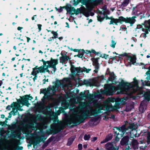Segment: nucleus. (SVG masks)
<instances>
[{
    "label": "nucleus",
    "instance_id": "f257e3e1",
    "mask_svg": "<svg viewBox=\"0 0 150 150\" xmlns=\"http://www.w3.org/2000/svg\"><path fill=\"white\" fill-rule=\"evenodd\" d=\"M70 108V113H71L69 116L65 118V123L66 124L71 125L74 124L78 125L83 122L88 117L94 115L99 113H105L101 110L112 111L113 109L111 103L104 102L103 104L100 103H96L93 108L86 110L85 108L77 107L73 104L72 108Z\"/></svg>",
    "mask_w": 150,
    "mask_h": 150
},
{
    "label": "nucleus",
    "instance_id": "f03ea898",
    "mask_svg": "<svg viewBox=\"0 0 150 150\" xmlns=\"http://www.w3.org/2000/svg\"><path fill=\"white\" fill-rule=\"evenodd\" d=\"M120 86V85L115 86L113 84L105 85V86L107 88V91L109 95H112L117 90H120L117 93L118 94H125L128 95L130 97L136 92L140 94L142 93V88L139 87L138 86L137 81L134 79V81L132 83H128L122 80Z\"/></svg>",
    "mask_w": 150,
    "mask_h": 150
},
{
    "label": "nucleus",
    "instance_id": "7ed1b4c3",
    "mask_svg": "<svg viewBox=\"0 0 150 150\" xmlns=\"http://www.w3.org/2000/svg\"><path fill=\"white\" fill-rule=\"evenodd\" d=\"M62 80H57L55 85L53 86H49L47 89H40V93H43L44 96L42 99V101L38 102L35 107L39 111H42L45 106V105L48 100L51 99V96L55 95L57 91H59L62 88H63L64 85Z\"/></svg>",
    "mask_w": 150,
    "mask_h": 150
},
{
    "label": "nucleus",
    "instance_id": "20e7f679",
    "mask_svg": "<svg viewBox=\"0 0 150 150\" xmlns=\"http://www.w3.org/2000/svg\"><path fill=\"white\" fill-rule=\"evenodd\" d=\"M22 132L23 134H25L26 139L31 142L34 146L39 144L40 143L44 141L47 138L45 135L44 132Z\"/></svg>",
    "mask_w": 150,
    "mask_h": 150
},
{
    "label": "nucleus",
    "instance_id": "39448f33",
    "mask_svg": "<svg viewBox=\"0 0 150 150\" xmlns=\"http://www.w3.org/2000/svg\"><path fill=\"white\" fill-rule=\"evenodd\" d=\"M47 114L49 116L47 117L43 121V124L44 125L42 127V128H46L47 127L46 125L50 122L51 120H54L55 122L56 121L57 116L56 113H54L52 111H49L47 112ZM63 124L56 123H54L51 125V128L52 129V131H59V129H62L63 128Z\"/></svg>",
    "mask_w": 150,
    "mask_h": 150
},
{
    "label": "nucleus",
    "instance_id": "423d86ee",
    "mask_svg": "<svg viewBox=\"0 0 150 150\" xmlns=\"http://www.w3.org/2000/svg\"><path fill=\"white\" fill-rule=\"evenodd\" d=\"M96 1L94 3V6H96L99 3L101 0H95ZM89 0H78L79 2H82L83 4L86 5L87 8H85L84 7H81L79 8L78 9V11L83 14L86 17H88L90 15V10L91 9L93 6H90L89 7L88 5H89Z\"/></svg>",
    "mask_w": 150,
    "mask_h": 150
},
{
    "label": "nucleus",
    "instance_id": "0eeeda50",
    "mask_svg": "<svg viewBox=\"0 0 150 150\" xmlns=\"http://www.w3.org/2000/svg\"><path fill=\"white\" fill-rule=\"evenodd\" d=\"M138 126L135 124L134 123H132V121H126L125 123V124L123 125L121 127H115L113 129V130H117L119 131H126L128 130L129 129H131V131L134 130L137 131L138 130L137 129Z\"/></svg>",
    "mask_w": 150,
    "mask_h": 150
},
{
    "label": "nucleus",
    "instance_id": "6e6552de",
    "mask_svg": "<svg viewBox=\"0 0 150 150\" xmlns=\"http://www.w3.org/2000/svg\"><path fill=\"white\" fill-rule=\"evenodd\" d=\"M42 61L43 63V66L44 69H47L46 70H44L45 72L46 71L49 74L50 73V71L48 69V67H51L53 68V70L54 72H55L56 69V66L58 64V60L57 59H51L50 61H45L43 60H42Z\"/></svg>",
    "mask_w": 150,
    "mask_h": 150
},
{
    "label": "nucleus",
    "instance_id": "1a4fd4ad",
    "mask_svg": "<svg viewBox=\"0 0 150 150\" xmlns=\"http://www.w3.org/2000/svg\"><path fill=\"white\" fill-rule=\"evenodd\" d=\"M47 69H44L43 66H41L39 67H36L33 69L31 74L34 76L33 78V82H35V80L37 79L38 78L37 74L40 73H45V70H46Z\"/></svg>",
    "mask_w": 150,
    "mask_h": 150
},
{
    "label": "nucleus",
    "instance_id": "9d476101",
    "mask_svg": "<svg viewBox=\"0 0 150 150\" xmlns=\"http://www.w3.org/2000/svg\"><path fill=\"white\" fill-rule=\"evenodd\" d=\"M71 72L74 74H76V75L77 74H79L83 71L88 73L91 70V69H87L85 68L82 69L80 67H75L72 65L71 68Z\"/></svg>",
    "mask_w": 150,
    "mask_h": 150
},
{
    "label": "nucleus",
    "instance_id": "9b49d317",
    "mask_svg": "<svg viewBox=\"0 0 150 150\" xmlns=\"http://www.w3.org/2000/svg\"><path fill=\"white\" fill-rule=\"evenodd\" d=\"M144 25L146 29L142 28V30L145 33H142L140 37L145 38L146 36V34L148 33V31H150V19L145 21Z\"/></svg>",
    "mask_w": 150,
    "mask_h": 150
},
{
    "label": "nucleus",
    "instance_id": "f8f14e48",
    "mask_svg": "<svg viewBox=\"0 0 150 150\" xmlns=\"http://www.w3.org/2000/svg\"><path fill=\"white\" fill-rule=\"evenodd\" d=\"M105 150H118L119 146H117L116 143L113 142H108L105 146Z\"/></svg>",
    "mask_w": 150,
    "mask_h": 150
},
{
    "label": "nucleus",
    "instance_id": "ddd939ff",
    "mask_svg": "<svg viewBox=\"0 0 150 150\" xmlns=\"http://www.w3.org/2000/svg\"><path fill=\"white\" fill-rule=\"evenodd\" d=\"M136 18V16H133L131 18L127 17L126 18H124L122 16H120V19L122 21L130 23L131 25L132 26L136 21L135 19Z\"/></svg>",
    "mask_w": 150,
    "mask_h": 150
},
{
    "label": "nucleus",
    "instance_id": "4468645a",
    "mask_svg": "<svg viewBox=\"0 0 150 150\" xmlns=\"http://www.w3.org/2000/svg\"><path fill=\"white\" fill-rule=\"evenodd\" d=\"M81 98H85V99H87L88 100H91L93 98V96L89 93L88 91H84L83 93L81 92L80 94Z\"/></svg>",
    "mask_w": 150,
    "mask_h": 150
},
{
    "label": "nucleus",
    "instance_id": "2eb2a0df",
    "mask_svg": "<svg viewBox=\"0 0 150 150\" xmlns=\"http://www.w3.org/2000/svg\"><path fill=\"white\" fill-rule=\"evenodd\" d=\"M121 57H126V58L128 60V62L131 64H134L135 62L136 59L135 57L128 55L127 53H125L123 54H119Z\"/></svg>",
    "mask_w": 150,
    "mask_h": 150
},
{
    "label": "nucleus",
    "instance_id": "dca6fc26",
    "mask_svg": "<svg viewBox=\"0 0 150 150\" xmlns=\"http://www.w3.org/2000/svg\"><path fill=\"white\" fill-rule=\"evenodd\" d=\"M32 98L29 95H25L22 98L21 103L23 105L28 106L30 105L28 103V100H31Z\"/></svg>",
    "mask_w": 150,
    "mask_h": 150
},
{
    "label": "nucleus",
    "instance_id": "f3484780",
    "mask_svg": "<svg viewBox=\"0 0 150 150\" xmlns=\"http://www.w3.org/2000/svg\"><path fill=\"white\" fill-rule=\"evenodd\" d=\"M99 58H91V60L93 62V65L95 67V69L94 71L97 73L99 68V66L98 63V59Z\"/></svg>",
    "mask_w": 150,
    "mask_h": 150
},
{
    "label": "nucleus",
    "instance_id": "a211bd4d",
    "mask_svg": "<svg viewBox=\"0 0 150 150\" xmlns=\"http://www.w3.org/2000/svg\"><path fill=\"white\" fill-rule=\"evenodd\" d=\"M120 143L122 145L131 144V142L129 141V137L128 136H125L121 139Z\"/></svg>",
    "mask_w": 150,
    "mask_h": 150
},
{
    "label": "nucleus",
    "instance_id": "6ab92c4d",
    "mask_svg": "<svg viewBox=\"0 0 150 150\" xmlns=\"http://www.w3.org/2000/svg\"><path fill=\"white\" fill-rule=\"evenodd\" d=\"M147 102L146 100H143L141 103L139 108L140 112L142 113L145 110L146 108Z\"/></svg>",
    "mask_w": 150,
    "mask_h": 150
},
{
    "label": "nucleus",
    "instance_id": "aec40b11",
    "mask_svg": "<svg viewBox=\"0 0 150 150\" xmlns=\"http://www.w3.org/2000/svg\"><path fill=\"white\" fill-rule=\"evenodd\" d=\"M13 105L14 107L13 108V109L11 112V114H13L15 115L17 114L18 110H22L19 108L20 105L18 103H14Z\"/></svg>",
    "mask_w": 150,
    "mask_h": 150
},
{
    "label": "nucleus",
    "instance_id": "412c9836",
    "mask_svg": "<svg viewBox=\"0 0 150 150\" xmlns=\"http://www.w3.org/2000/svg\"><path fill=\"white\" fill-rule=\"evenodd\" d=\"M131 138H133L132 139V142H131V144L130 145L132 146V148L134 150L138 149L139 145L138 142L137 140L134 139L133 137H131Z\"/></svg>",
    "mask_w": 150,
    "mask_h": 150
},
{
    "label": "nucleus",
    "instance_id": "4be33fe9",
    "mask_svg": "<svg viewBox=\"0 0 150 150\" xmlns=\"http://www.w3.org/2000/svg\"><path fill=\"white\" fill-rule=\"evenodd\" d=\"M141 8L140 6H137L136 8H134L132 12V15L138 16L141 13L140 11Z\"/></svg>",
    "mask_w": 150,
    "mask_h": 150
},
{
    "label": "nucleus",
    "instance_id": "5701e85b",
    "mask_svg": "<svg viewBox=\"0 0 150 150\" xmlns=\"http://www.w3.org/2000/svg\"><path fill=\"white\" fill-rule=\"evenodd\" d=\"M69 56H62L60 57V62L63 64H66L69 59H70Z\"/></svg>",
    "mask_w": 150,
    "mask_h": 150
},
{
    "label": "nucleus",
    "instance_id": "b1692460",
    "mask_svg": "<svg viewBox=\"0 0 150 150\" xmlns=\"http://www.w3.org/2000/svg\"><path fill=\"white\" fill-rule=\"evenodd\" d=\"M45 132L47 133L50 134L51 133L50 132H52V133L53 134V135H55L57 134L56 136V139L57 140H59L61 138L63 137V135L60 132Z\"/></svg>",
    "mask_w": 150,
    "mask_h": 150
},
{
    "label": "nucleus",
    "instance_id": "393cba45",
    "mask_svg": "<svg viewBox=\"0 0 150 150\" xmlns=\"http://www.w3.org/2000/svg\"><path fill=\"white\" fill-rule=\"evenodd\" d=\"M113 137V135L111 133L109 134L106 136L105 138L100 142V143L103 144L108 142L111 140L112 139Z\"/></svg>",
    "mask_w": 150,
    "mask_h": 150
},
{
    "label": "nucleus",
    "instance_id": "a878e982",
    "mask_svg": "<svg viewBox=\"0 0 150 150\" xmlns=\"http://www.w3.org/2000/svg\"><path fill=\"white\" fill-rule=\"evenodd\" d=\"M122 21L120 20V17L118 19H114L112 18L111 19L110 21V24L111 25L112 24L117 25V23L120 21Z\"/></svg>",
    "mask_w": 150,
    "mask_h": 150
},
{
    "label": "nucleus",
    "instance_id": "bb28decb",
    "mask_svg": "<svg viewBox=\"0 0 150 150\" xmlns=\"http://www.w3.org/2000/svg\"><path fill=\"white\" fill-rule=\"evenodd\" d=\"M100 117L99 115H97L94 118L91 119L90 121V122H92L93 124H94L96 122H98L99 121Z\"/></svg>",
    "mask_w": 150,
    "mask_h": 150
},
{
    "label": "nucleus",
    "instance_id": "cd10ccee",
    "mask_svg": "<svg viewBox=\"0 0 150 150\" xmlns=\"http://www.w3.org/2000/svg\"><path fill=\"white\" fill-rule=\"evenodd\" d=\"M116 76L115 75L113 72H111L110 73V77L109 78V80L110 81H114L116 79Z\"/></svg>",
    "mask_w": 150,
    "mask_h": 150
},
{
    "label": "nucleus",
    "instance_id": "c85d7f7f",
    "mask_svg": "<svg viewBox=\"0 0 150 150\" xmlns=\"http://www.w3.org/2000/svg\"><path fill=\"white\" fill-rule=\"evenodd\" d=\"M75 138V136H73L69 138L68 142L67 145L68 146H70L72 143L73 141Z\"/></svg>",
    "mask_w": 150,
    "mask_h": 150
},
{
    "label": "nucleus",
    "instance_id": "c756f323",
    "mask_svg": "<svg viewBox=\"0 0 150 150\" xmlns=\"http://www.w3.org/2000/svg\"><path fill=\"white\" fill-rule=\"evenodd\" d=\"M129 0H124L121 5V6L124 7L127 6L129 3Z\"/></svg>",
    "mask_w": 150,
    "mask_h": 150
},
{
    "label": "nucleus",
    "instance_id": "7c9ffc66",
    "mask_svg": "<svg viewBox=\"0 0 150 150\" xmlns=\"http://www.w3.org/2000/svg\"><path fill=\"white\" fill-rule=\"evenodd\" d=\"M51 33L53 35V36L52 37V38L53 39H56L57 38L58 34L57 32L52 31Z\"/></svg>",
    "mask_w": 150,
    "mask_h": 150
},
{
    "label": "nucleus",
    "instance_id": "2f4dec72",
    "mask_svg": "<svg viewBox=\"0 0 150 150\" xmlns=\"http://www.w3.org/2000/svg\"><path fill=\"white\" fill-rule=\"evenodd\" d=\"M84 50H82L79 52L78 54L77 55V57L80 58H82L83 56Z\"/></svg>",
    "mask_w": 150,
    "mask_h": 150
},
{
    "label": "nucleus",
    "instance_id": "473e14b6",
    "mask_svg": "<svg viewBox=\"0 0 150 150\" xmlns=\"http://www.w3.org/2000/svg\"><path fill=\"white\" fill-rule=\"evenodd\" d=\"M12 133H15V132H11ZM18 132V135H17V136H15L14 137H17V138H18L19 139H23L24 138V137H23L22 138L21 137V132Z\"/></svg>",
    "mask_w": 150,
    "mask_h": 150
},
{
    "label": "nucleus",
    "instance_id": "72a5a7b5",
    "mask_svg": "<svg viewBox=\"0 0 150 150\" xmlns=\"http://www.w3.org/2000/svg\"><path fill=\"white\" fill-rule=\"evenodd\" d=\"M137 132H130V133L131 134V136L137 137H138L139 136V134H137Z\"/></svg>",
    "mask_w": 150,
    "mask_h": 150
},
{
    "label": "nucleus",
    "instance_id": "f704fd0d",
    "mask_svg": "<svg viewBox=\"0 0 150 150\" xmlns=\"http://www.w3.org/2000/svg\"><path fill=\"white\" fill-rule=\"evenodd\" d=\"M116 43V42L115 40H112L111 41V44L110 45V46L113 48H114L115 47V45Z\"/></svg>",
    "mask_w": 150,
    "mask_h": 150
},
{
    "label": "nucleus",
    "instance_id": "c9c22d12",
    "mask_svg": "<svg viewBox=\"0 0 150 150\" xmlns=\"http://www.w3.org/2000/svg\"><path fill=\"white\" fill-rule=\"evenodd\" d=\"M142 85H147L148 86H150V82L149 81H145L144 82H142Z\"/></svg>",
    "mask_w": 150,
    "mask_h": 150
},
{
    "label": "nucleus",
    "instance_id": "e433bc0d",
    "mask_svg": "<svg viewBox=\"0 0 150 150\" xmlns=\"http://www.w3.org/2000/svg\"><path fill=\"white\" fill-rule=\"evenodd\" d=\"M146 134H147V139L149 142H150V132H144L143 134L145 135Z\"/></svg>",
    "mask_w": 150,
    "mask_h": 150
},
{
    "label": "nucleus",
    "instance_id": "4c0bfd02",
    "mask_svg": "<svg viewBox=\"0 0 150 150\" xmlns=\"http://www.w3.org/2000/svg\"><path fill=\"white\" fill-rule=\"evenodd\" d=\"M91 137V136L90 134L87 135L85 134L84 137V139L85 140H88Z\"/></svg>",
    "mask_w": 150,
    "mask_h": 150
},
{
    "label": "nucleus",
    "instance_id": "58836bf2",
    "mask_svg": "<svg viewBox=\"0 0 150 150\" xmlns=\"http://www.w3.org/2000/svg\"><path fill=\"white\" fill-rule=\"evenodd\" d=\"M13 103V104H11V105H8L6 107V109L8 110H10L11 109V108H13L14 107V103Z\"/></svg>",
    "mask_w": 150,
    "mask_h": 150
},
{
    "label": "nucleus",
    "instance_id": "ea45409f",
    "mask_svg": "<svg viewBox=\"0 0 150 150\" xmlns=\"http://www.w3.org/2000/svg\"><path fill=\"white\" fill-rule=\"evenodd\" d=\"M54 138V136H52L47 140V142L49 144L50 142L52 141Z\"/></svg>",
    "mask_w": 150,
    "mask_h": 150
},
{
    "label": "nucleus",
    "instance_id": "a19ab883",
    "mask_svg": "<svg viewBox=\"0 0 150 150\" xmlns=\"http://www.w3.org/2000/svg\"><path fill=\"white\" fill-rule=\"evenodd\" d=\"M5 124V122H0V129H1V131H2L1 129L3 128V126Z\"/></svg>",
    "mask_w": 150,
    "mask_h": 150
},
{
    "label": "nucleus",
    "instance_id": "79ce46f5",
    "mask_svg": "<svg viewBox=\"0 0 150 150\" xmlns=\"http://www.w3.org/2000/svg\"><path fill=\"white\" fill-rule=\"evenodd\" d=\"M115 132V133H116L117 135V136H116L115 137V140L117 142H118L119 140L120 139V138L117 137V136L119 134V133H117V132Z\"/></svg>",
    "mask_w": 150,
    "mask_h": 150
},
{
    "label": "nucleus",
    "instance_id": "37998d69",
    "mask_svg": "<svg viewBox=\"0 0 150 150\" xmlns=\"http://www.w3.org/2000/svg\"><path fill=\"white\" fill-rule=\"evenodd\" d=\"M108 100L109 101L112 102H113L114 101H115V99L114 98H109L108 99Z\"/></svg>",
    "mask_w": 150,
    "mask_h": 150
},
{
    "label": "nucleus",
    "instance_id": "c03bdc74",
    "mask_svg": "<svg viewBox=\"0 0 150 150\" xmlns=\"http://www.w3.org/2000/svg\"><path fill=\"white\" fill-rule=\"evenodd\" d=\"M78 149L79 150H81L82 149V145L81 144H79L78 145Z\"/></svg>",
    "mask_w": 150,
    "mask_h": 150
},
{
    "label": "nucleus",
    "instance_id": "a18cd8bd",
    "mask_svg": "<svg viewBox=\"0 0 150 150\" xmlns=\"http://www.w3.org/2000/svg\"><path fill=\"white\" fill-rule=\"evenodd\" d=\"M115 106L117 108H119L120 107L119 106V103L117 102L115 103Z\"/></svg>",
    "mask_w": 150,
    "mask_h": 150
},
{
    "label": "nucleus",
    "instance_id": "49530a36",
    "mask_svg": "<svg viewBox=\"0 0 150 150\" xmlns=\"http://www.w3.org/2000/svg\"><path fill=\"white\" fill-rule=\"evenodd\" d=\"M7 132H0V136L3 137L4 136V134L6 133ZM8 133H9L10 132H7Z\"/></svg>",
    "mask_w": 150,
    "mask_h": 150
},
{
    "label": "nucleus",
    "instance_id": "de8ad7c7",
    "mask_svg": "<svg viewBox=\"0 0 150 150\" xmlns=\"http://www.w3.org/2000/svg\"><path fill=\"white\" fill-rule=\"evenodd\" d=\"M97 139V137H94L93 138L91 139V141L92 142H94Z\"/></svg>",
    "mask_w": 150,
    "mask_h": 150
},
{
    "label": "nucleus",
    "instance_id": "09e8293b",
    "mask_svg": "<svg viewBox=\"0 0 150 150\" xmlns=\"http://www.w3.org/2000/svg\"><path fill=\"white\" fill-rule=\"evenodd\" d=\"M23 147L22 146H18L17 148V150H22L23 149Z\"/></svg>",
    "mask_w": 150,
    "mask_h": 150
},
{
    "label": "nucleus",
    "instance_id": "8fccbe9b",
    "mask_svg": "<svg viewBox=\"0 0 150 150\" xmlns=\"http://www.w3.org/2000/svg\"><path fill=\"white\" fill-rule=\"evenodd\" d=\"M98 19L99 21H102L103 19V18H101L99 16H98Z\"/></svg>",
    "mask_w": 150,
    "mask_h": 150
},
{
    "label": "nucleus",
    "instance_id": "3c124183",
    "mask_svg": "<svg viewBox=\"0 0 150 150\" xmlns=\"http://www.w3.org/2000/svg\"><path fill=\"white\" fill-rule=\"evenodd\" d=\"M146 147H147V146L146 145H145V146H140L139 148L141 149H144Z\"/></svg>",
    "mask_w": 150,
    "mask_h": 150
},
{
    "label": "nucleus",
    "instance_id": "603ef678",
    "mask_svg": "<svg viewBox=\"0 0 150 150\" xmlns=\"http://www.w3.org/2000/svg\"><path fill=\"white\" fill-rule=\"evenodd\" d=\"M137 29H141L142 30V26L141 25H137Z\"/></svg>",
    "mask_w": 150,
    "mask_h": 150
},
{
    "label": "nucleus",
    "instance_id": "864d4df0",
    "mask_svg": "<svg viewBox=\"0 0 150 150\" xmlns=\"http://www.w3.org/2000/svg\"><path fill=\"white\" fill-rule=\"evenodd\" d=\"M132 148H130V147L128 146L127 147L125 148V150H129L130 149Z\"/></svg>",
    "mask_w": 150,
    "mask_h": 150
},
{
    "label": "nucleus",
    "instance_id": "5fc2aeb1",
    "mask_svg": "<svg viewBox=\"0 0 150 150\" xmlns=\"http://www.w3.org/2000/svg\"><path fill=\"white\" fill-rule=\"evenodd\" d=\"M108 55L106 54H104L103 55V57L106 59L107 58H108Z\"/></svg>",
    "mask_w": 150,
    "mask_h": 150
},
{
    "label": "nucleus",
    "instance_id": "6e6d98bb",
    "mask_svg": "<svg viewBox=\"0 0 150 150\" xmlns=\"http://www.w3.org/2000/svg\"><path fill=\"white\" fill-rule=\"evenodd\" d=\"M49 144L47 142H46L45 143L43 146H44L45 147H46L47 146V145H48V144Z\"/></svg>",
    "mask_w": 150,
    "mask_h": 150
},
{
    "label": "nucleus",
    "instance_id": "4d7b16f0",
    "mask_svg": "<svg viewBox=\"0 0 150 150\" xmlns=\"http://www.w3.org/2000/svg\"><path fill=\"white\" fill-rule=\"evenodd\" d=\"M48 79H47V80L45 79L43 80V83L44 84L45 83L46 81L48 82Z\"/></svg>",
    "mask_w": 150,
    "mask_h": 150
},
{
    "label": "nucleus",
    "instance_id": "13d9d810",
    "mask_svg": "<svg viewBox=\"0 0 150 150\" xmlns=\"http://www.w3.org/2000/svg\"><path fill=\"white\" fill-rule=\"evenodd\" d=\"M38 25L39 30H41V27L42 26V25L40 24H38Z\"/></svg>",
    "mask_w": 150,
    "mask_h": 150
},
{
    "label": "nucleus",
    "instance_id": "bf43d9fd",
    "mask_svg": "<svg viewBox=\"0 0 150 150\" xmlns=\"http://www.w3.org/2000/svg\"><path fill=\"white\" fill-rule=\"evenodd\" d=\"M147 119L150 120V112L147 115Z\"/></svg>",
    "mask_w": 150,
    "mask_h": 150
},
{
    "label": "nucleus",
    "instance_id": "052dcab7",
    "mask_svg": "<svg viewBox=\"0 0 150 150\" xmlns=\"http://www.w3.org/2000/svg\"><path fill=\"white\" fill-rule=\"evenodd\" d=\"M22 28H22L21 27H18L17 28V29L18 30H20Z\"/></svg>",
    "mask_w": 150,
    "mask_h": 150
},
{
    "label": "nucleus",
    "instance_id": "680f3d73",
    "mask_svg": "<svg viewBox=\"0 0 150 150\" xmlns=\"http://www.w3.org/2000/svg\"><path fill=\"white\" fill-rule=\"evenodd\" d=\"M87 144H84L83 145V147L85 148V149H86V148H87Z\"/></svg>",
    "mask_w": 150,
    "mask_h": 150
},
{
    "label": "nucleus",
    "instance_id": "e2e57ef3",
    "mask_svg": "<svg viewBox=\"0 0 150 150\" xmlns=\"http://www.w3.org/2000/svg\"><path fill=\"white\" fill-rule=\"evenodd\" d=\"M27 42H28L29 41V40H30V38L27 37Z\"/></svg>",
    "mask_w": 150,
    "mask_h": 150
},
{
    "label": "nucleus",
    "instance_id": "0e129e2a",
    "mask_svg": "<svg viewBox=\"0 0 150 150\" xmlns=\"http://www.w3.org/2000/svg\"><path fill=\"white\" fill-rule=\"evenodd\" d=\"M90 52H92V53H96V51L94 50H91V51Z\"/></svg>",
    "mask_w": 150,
    "mask_h": 150
},
{
    "label": "nucleus",
    "instance_id": "69168bd1",
    "mask_svg": "<svg viewBox=\"0 0 150 150\" xmlns=\"http://www.w3.org/2000/svg\"><path fill=\"white\" fill-rule=\"evenodd\" d=\"M5 117V116L3 114H2L1 115V117L2 118H4Z\"/></svg>",
    "mask_w": 150,
    "mask_h": 150
},
{
    "label": "nucleus",
    "instance_id": "338daca9",
    "mask_svg": "<svg viewBox=\"0 0 150 150\" xmlns=\"http://www.w3.org/2000/svg\"><path fill=\"white\" fill-rule=\"evenodd\" d=\"M121 28L122 30H123L126 29V27H121Z\"/></svg>",
    "mask_w": 150,
    "mask_h": 150
},
{
    "label": "nucleus",
    "instance_id": "774afa93",
    "mask_svg": "<svg viewBox=\"0 0 150 150\" xmlns=\"http://www.w3.org/2000/svg\"><path fill=\"white\" fill-rule=\"evenodd\" d=\"M36 15H34L33 16V17H32V20H34L35 19V17L36 16Z\"/></svg>",
    "mask_w": 150,
    "mask_h": 150
}]
</instances>
